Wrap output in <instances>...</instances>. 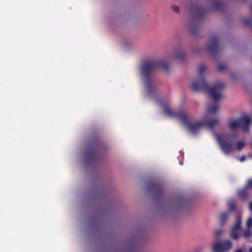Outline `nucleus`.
<instances>
[{"mask_svg":"<svg viewBox=\"0 0 252 252\" xmlns=\"http://www.w3.org/2000/svg\"><path fill=\"white\" fill-rule=\"evenodd\" d=\"M230 138L228 135H216V139L221 150L227 155L232 153L235 150L232 144L228 142Z\"/></svg>","mask_w":252,"mask_h":252,"instance_id":"nucleus-4","label":"nucleus"},{"mask_svg":"<svg viewBox=\"0 0 252 252\" xmlns=\"http://www.w3.org/2000/svg\"><path fill=\"white\" fill-rule=\"evenodd\" d=\"M205 70V67L200 66L198 69L199 78L193 80L190 86L194 91H206L211 98L214 100H218L221 97V93L224 87L223 83L216 84L212 87L209 88L206 80L203 76V73Z\"/></svg>","mask_w":252,"mask_h":252,"instance_id":"nucleus-2","label":"nucleus"},{"mask_svg":"<svg viewBox=\"0 0 252 252\" xmlns=\"http://www.w3.org/2000/svg\"><path fill=\"white\" fill-rule=\"evenodd\" d=\"M231 247L232 244L230 241L227 240L221 243L216 244L213 246V249L214 251H216L217 252H224L228 251L231 248Z\"/></svg>","mask_w":252,"mask_h":252,"instance_id":"nucleus-6","label":"nucleus"},{"mask_svg":"<svg viewBox=\"0 0 252 252\" xmlns=\"http://www.w3.org/2000/svg\"><path fill=\"white\" fill-rule=\"evenodd\" d=\"M249 252H252V247L250 248Z\"/></svg>","mask_w":252,"mask_h":252,"instance_id":"nucleus-20","label":"nucleus"},{"mask_svg":"<svg viewBox=\"0 0 252 252\" xmlns=\"http://www.w3.org/2000/svg\"><path fill=\"white\" fill-rule=\"evenodd\" d=\"M245 146V143L242 141H240L237 142L236 144V148L238 151H241Z\"/></svg>","mask_w":252,"mask_h":252,"instance_id":"nucleus-10","label":"nucleus"},{"mask_svg":"<svg viewBox=\"0 0 252 252\" xmlns=\"http://www.w3.org/2000/svg\"><path fill=\"white\" fill-rule=\"evenodd\" d=\"M174 56L176 57V58H179L181 56L180 55L178 54L176 52L174 53Z\"/></svg>","mask_w":252,"mask_h":252,"instance_id":"nucleus-17","label":"nucleus"},{"mask_svg":"<svg viewBox=\"0 0 252 252\" xmlns=\"http://www.w3.org/2000/svg\"><path fill=\"white\" fill-rule=\"evenodd\" d=\"M228 216V213H222L220 217V220L222 223L225 222Z\"/></svg>","mask_w":252,"mask_h":252,"instance_id":"nucleus-11","label":"nucleus"},{"mask_svg":"<svg viewBox=\"0 0 252 252\" xmlns=\"http://www.w3.org/2000/svg\"><path fill=\"white\" fill-rule=\"evenodd\" d=\"M249 156L251 158H252V154H250L249 155Z\"/></svg>","mask_w":252,"mask_h":252,"instance_id":"nucleus-21","label":"nucleus"},{"mask_svg":"<svg viewBox=\"0 0 252 252\" xmlns=\"http://www.w3.org/2000/svg\"><path fill=\"white\" fill-rule=\"evenodd\" d=\"M161 64L157 62L150 61L145 63L141 67L140 71L142 76L147 75L150 72L153 71Z\"/></svg>","mask_w":252,"mask_h":252,"instance_id":"nucleus-5","label":"nucleus"},{"mask_svg":"<svg viewBox=\"0 0 252 252\" xmlns=\"http://www.w3.org/2000/svg\"><path fill=\"white\" fill-rule=\"evenodd\" d=\"M158 103L163 109L165 116L178 119L181 124L192 134L198 132L202 127H207L212 129L219 123L218 119H211V116L215 114L217 111L218 107L216 104L213 106L208 105L207 112L203 116L202 120L200 122L193 123L189 120L188 115L185 112L174 113L170 109L168 106L161 102L159 101Z\"/></svg>","mask_w":252,"mask_h":252,"instance_id":"nucleus-1","label":"nucleus"},{"mask_svg":"<svg viewBox=\"0 0 252 252\" xmlns=\"http://www.w3.org/2000/svg\"><path fill=\"white\" fill-rule=\"evenodd\" d=\"M251 124V119L247 116H243L240 118L231 119L228 123L229 127L232 130L241 127L245 132L248 131Z\"/></svg>","mask_w":252,"mask_h":252,"instance_id":"nucleus-3","label":"nucleus"},{"mask_svg":"<svg viewBox=\"0 0 252 252\" xmlns=\"http://www.w3.org/2000/svg\"><path fill=\"white\" fill-rule=\"evenodd\" d=\"M229 207H230V209L231 210H233V209H234V208H235V204L232 201H230L229 202Z\"/></svg>","mask_w":252,"mask_h":252,"instance_id":"nucleus-13","label":"nucleus"},{"mask_svg":"<svg viewBox=\"0 0 252 252\" xmlns=\"http://www.w3.org/2000/svg\"><path fill=\"white\" fill-rule=\"evenodd\" d=\"M222 233V231L221 230H218L216 231V235L217 236H220Z\"/></svg>","mask_w":252,"mask_h":252,"instance_id":"nucleus-15","label":"nucleus"},{"mask_svg":"<svg viewBox=\"0 0 252 252\" xmlns=\"http://www.w3.org/2000/svg\"><path fill=\"white\" fill-rule=\"evenodd\" d=\"M246 157L245 156H243L240 158H238V160L241 161L243 162L245 160Z\"/></svg>","mask_w":252,"mask_h":252,"instance_id":"nucleus-16","label":"nucleus"},{"mask_svg":"<svg viewBox=\"0 0 252 252\" xmlns=\"http://www.w3.org/2000/svg\"><path fill=\"white\" fill-rule=\"evenodd\" d=\"M172 9L174 11H175L176 13H178L180 11L179 8L177 6H176V5H173L172 6Z\"/></svg>","mask_w":252,"mask_h":252,"instance_id":"nucleus-12","label":"nucleus"},{"mask_svg":"<svg viewBox=\"0 0 252 252\" xmlns=\"http://www.w3.org/2000/svg\"><path fill=\"white\" fill-rule=\"evenodd\" d=\"M234 252H242V250L241 249H239L235 251Z\"/></svg>","mask_w":252,"mask_h":252,"instance_id":"nucleus-19","label":"nucleus"},{"mask_svg":"<svg viewBox=\"0 0 252 252\" xmlns=\"http://www.w3.org/2000/svg\"><path fill=\"white\" fill-rule=\"evenodd\" d=\"M252 225V218H249L247 221V226L248 229L244 232V236L245 238H249L252 234L251 230L249 229L250 227Z\"/></svg>","mask_w":252,"mask_h":252,"instance_id":"nucleus-9","label":"nucleus"},{"mask_svg":"<svg viewBox=\"0 0 252 252\" xmlns=\"http://www.w3.org/2000/svg\"><path fill=\"white\" fill-rule=\"evenodd\" d=\"M144 85L146 89V90L148 91L150 89V86L148 82L147 81H145L144 82Z\"/></svg>","mask_w":252,"mask_h":252,"instance_id":"nucleus-14","label":"nucleus"},{"mask_svg":"<svg viewBox=\"0 0 252 252\" xmlns=\"http://www.w3.org/2000/svg\"><path fill=\"white\" fill-rule=\"evenodd\" d=\"M250 189H252V179L248 180L246 187L238 192V196L242 199H246Z\"/></svg>","mask_w":252,"mask_h":252,"instance_id":"nucleus-8","label":"nucleus"},{"mask_svg":"<svg viewBox=\"0 0 252 252\" xmlns=\"http://www.w3.org/2000/svg\"><path fill=\"white\" fill-rule=\"evenodd\" d=\"M241 220L240 217L236 218V222L234 226L231 229L230 235L231 237L235 240H237L239 238L238 232L241 229Z\"/></svg>","mask_w":252,"mask_h":252,"instance_id":"nucleus-7","label":"nucleus"},{"mask_svg":"<svg viewBox=\"0 0 252 252\" xmlns=\"http://www.w3.org/2000/svg\"><path fill=\"white\" fill-rule=\"evenodd\" d=\"M181 54L183 55V52H181Z\"/></svg>","mask_w":252,"mask_h":252,"instance_id":"nucleus-22","label":"nucleus"},{"mask_svg":"<svg viewBox=\"0 0 252 252\" xmlns=\"http://www.w3.org/2000/svg\"><path fill=\"white\" fill-rule=\"evenodd\" d=\"M249 209L251 211H252V202L250 203Z\"/></svg>","mask_w":252,"mask_h":252,"instance_id":"nucleus-18","label":"nucleus"}]
</instances>
